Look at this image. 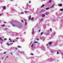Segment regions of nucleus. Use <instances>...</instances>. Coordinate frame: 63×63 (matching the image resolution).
Masks as SVG:
<instances>
[{
  "instance_id": "obj_1",
  "label": "nucleus",
  "mask_w": 63,
  "mask_h": 63,
  "mask_svg": "<svg viewBox=\"0 0 63 63\" xmlns=\"http://www.w3.org/2000/svg\"><path fill=\"white\" fill-rule=\"evenodd\" d=\"M42 17H44L45 16V15L44 14H43L42 15Z\"/></svg>"
},
{
  "instance_id": "obj_2",
  "label": "nucleus",
  "mask_w": 63,
  "mask_h": 63,
  "mask_svg": "<svg viewBox=\"0 0 63 63\" xmlns=\"http://www.w3.org/2000/svg\"><path fill=\"white\" fill-rule=\"evenodd\" d=\"M3 10H5V9H6V7H5V6H3Z\"/></svg>"
},
{
  "instance_id": "obj_3",
  "label": "nucleus",
  "mask_w": 63,
  "mask_h": 63,
  "mask_svg": "<svg viewBox=\"0 0 63 63\" xmlns=\"http://www.w3.org/2000/svg\"><path fill=\"white\" fill-rule=\"evenodd\" d=\"M45 35H49V34L47 33H45Z\"/></svg>"
},
{
  "instance_id": "obj_4",
  "label": "nucleus",
  "mask_w": 63,
  "mask_h": 63,
  "mask_svg": "<svg viewBox=\"0 0 63 63\" xmlns=\"http://www.w3.org/2000/svg\"><path fill=\"white\" fill-rule=\"evenodd\" d=\"M54 6V5L53 4V5H52L50 7L51 8H53V6Z\"/></svg>"
},
{
  "instance_id": "obj_5",
  "label": "nucleus",
  "mask_w": 63,
  "mask_h": 63,
  "mask_svg": "<svg viewBox=\"0 0 63 63\" xmlns=\"http://www.w3.org/2000/svg\"><path fill=\"white\" fill-rule=\"evenodd\" d=\"M59 5L60 7H61V6H62V4H59Z\"/></svg>"
},
{
  "instance_id": "obj_6",
  "label": "nucleus",
  "mask_w": 63,
  "mask_h": 63,
  "mask_svg": "<svg viewBox=\"0 0 63 63\" xmlns=\"http://www.w3.org/2000/svg\"><path fill=\"white\" fill-rule=\"evenodd\" d=\"M44 7V5L43 4L41 6V8H42V7Z\"/></svg>"
},
{
  "instance_id": "obj_7",
  "label": "nucleus",
  "mask_w": 63,
  "mask_h": 63,
  "mask_svg": "<svg viewBox=\"0 0 63 63\" xmlns=\"http://www.w3.org/2000/svg\"><path fill=\"white\" fill-rule=\"evenodd\" d=\"M52 43H51V42H50L49 43H48V44L49 45H51Z\"/></svg>"
},
{
  "instance_id": "obj_8",
  "label": "nucleus",
  "mask_w": 63,
  "mask_h": 63,
  "mask_svg": "<svg viewBox=\"0 0 63 63\" xmlns=\"http://www.w3.org/2000/svg\"><path fill=\"white\" fill-rule=\"evenodd\" d=\"M29 20H30V18H31V15H30L29 16Z\"/></svg>"
},
{
  "instance_id": "obj_9",
  "label": "nucleus",
  "mask_w": 63,
  "mask_h": 63,
  "mask_svg": "<svg viewBox=\"0 0 63 63\" xmlns=\"http://www.w3.org/2000/svg\"><path fill=\"white\" fill-rule=\"evenodd\" d=\"M12 25L13 26H14V27H15V24H13Z\"/></svg>"
},
{
  "instance_id": "obj_10",
  "label": "nucleus",
  "mask_w": 63,
  "mask_h": 63,
  "mask_svg": "<svg viewBox=\"0 0 63 63\" xmlns=\"http://www.w3.org/2000/svg\"><path fill=\"white\" fill-rule=\"evenodd\" d=\"M33 44H32V45H31V47H33Z\"/></svg>"
},
{
  "instance_id": "obj_11",
  "label": "nucleus",
  "mask_w": 63,
  "mask_h": 63,
  "mask_svg": "<svg viewBox=\"0 0 63 63\" xmlns=\"http://www.w3.org/2000/svg\"><path fill=\"white\" fill-rule=\"evenodd\" d=\"M25 25H26V24H27V22H25Z\"/></svg>"
},
{
  "instance_id": "obj_12",
  "label": "nucleus",
  "mask_w": 63,
  "mask_h": 63,
  "mask_svg": "<svg viewBox=\"0 0 63 63\" xmlns=\"http://www.w3.org/2000/svg\"><path fill=\"white\" fill-rule=\"evenodd\" d=\"M43 32H41V33H40V35H43Z\"/></svg>"
},
{
  "instance_id": "obj_13",
  "label": "nucleus",
  "mask_w": 63,
  "mask_h": 63,
  "mask_svg": "<svg viewBox=\"0 0 63 63\" xmlns=\"http://www.w3.org/2000/svg\"><path fill=\"white\" fill-rule=\"evenodd\" d=\"M9 40L10 41V42H12V41H11V39H9Z\"/></svg>"
},
{
  "instance_id": "obj_14",
  "label": "nucleus",
  "mask_w": 63,
  "mask_h": 63,
  "mask_svg": "<svg viewBox=\"0 0 63 63\" xmlns=\"http://www.w3.org/2000/svg\"><path fill=\"white\" fill-rule=\"evenodd\" d=\"M1 26H2V27H4V26H5V25H1Z\"/></svg>"
},
{
  "instance_id": "obj_15",
  "label": "nucleus",
  "mask_w": 63,
  "mask_h": 63,
  "mask_svg": "<svg viewBox=\"0 0 63 63\" xmlns=\"http://www.w3.org/2000/svg\"><path fill=\"white\" fill-rule=\"evenodd\" d=\"M17 47H19V48H20V47H21V46L19 47L18 46Z\"/></svg>"
},
{
  "instance_id": "obj_16",
  "label": "nucleus",
  "mask_w": 63,
  "mask_h": 63,
  "mask_svg": "<svg viewBox=\"0 0 63 63\" xmlns=\"http://www.w3.org/2000/svg\"><path fill=\"white\" fill-rule=\"evenodd\" d=\"M6 44L7 45H8V46H9L10 45V44H9L8 43H7Z\"/></svg>"
},
{
  "instance_id": "obj_17",
  "label": "nucleus",
  "mask_w": 63,
  "mask_h": 63,
  "mask_svg": "<svg viewBox=\"0 0 63 63\" xmlns=\"http://www.w3.org/2000/svg\"><path fill=\"white\" fill-rule=\"evenodd\" d=\"M43 19H40V21H42V20H43Z\"/></svg>"
},
{
  "instance_id": "obj_18",
  "label": "nucleus",
  "mask_w": 63,
  "mask_h": 63,
  "mask_svg": "<svg viewBox=\"0 0 63 63\" xmlns=\"http://www.w3.org/2000/svg\"><path fill=\"white\" fill-rule=\"evenodd\" d=\"M52 29L51 28H50V31H52Z\"/></svg>"
},
{
  "instance_id": "obj_19",
  "label": "nucleus",
  "mask_w": 63,
  "mask_h": 63,
  "mask_svg": "<svg viewBox=\"0 0 63 63\" xmlns=\"http://www.w3.org/2000/svg\"><path fill=\"white\" fill-rule=\"evenodd\" d=\"M60 10L61 11H63V9H60Z\"/></svg>"
},
{
  "instance_id": "obj_20",
  "label": "nucleus",
  "mask_w": 63,
  "mask_h": 63,
  "mask_svg": "<svg viewBox=\"0 0 63 63\" xmlns=\"http://www.w3.org/2000/svg\"><path fill=\"white\" fill-rule=\"evenodd\" d=\"M25 13H27V11H25Z\"/></svg>"
},
{
  "instance_id": "obj_21",
  "label": "nucleus",
  "mask_w": 63,
  "mask_h": 63,
  "mask_svg": "<svg viewBox=\"0 0 63 63\" xmlns=\"http://www.w3.org/2000/svg\"><path fill=\"white\" fill-rule=\"evenodd\" d=\"M48 9H49V8H46V10H48Z\"/></svg>"
},
{
  "instance_id": "obj_22",
  "label": "nucleus",
  "mask_w": 63,
  "mask_h": 63,
  "mask_svg": "<svg viewBox=\"0 0 63 63\" xmlns=\"http://www.w3.org/2000/svg\"><path fill=\"white\" fill-rule=\"evenodd\" d=\"M34 43H37V42H34Z\"/></svg>"
},
{
  "instance_id": "obj_23",
  "label": "nucleus",
  "mask_w": 63,
  "mask_h": 63,
  "mask_svg": "<svg viewBox=\"0 0 63 63\" xmlns=\"http://www.w3.org/2000/svg\"><path fill=\"white\" fill-rule=\"evenodd\" d=\"M4 29L6 30H8V29H7V28H5Z\"/></svg>"
},
{
  "instance_id": "obj_24",
  "label": "nucleus",
  "mask_w": 63,
  "mask_h": 63,
  "mask_svg": "<svg viewBox=\"0 0 63 63\" xmlns=\"http://www.w3.org/2000/svg\"><path fill=\"white\" fill-rule=\"evenodd\" d=\"M4 40H7V39H6V38H4Z\"/></svg>"
},
{
  "instance_id": "obj_25",
  "label": "nucleus",
  "mask_w": 63,
  "mask_h": 63,
  "mask_svg": "<svg viewBox=\"0 0 63 63\" xmlns=\"http://www.w3.org/2000/svg\"><path fill=\"white\" fill-rule=\"evenodd\" d=\"M21 14H24V13H23V12H21Z\"/></svg>"
},
{
  "instance_id": "obj_26",
  "label": "nucleus",
  "mask_w": 63,
  "mask_h": 63,
  "mask_svg": "<svg viewBox=\"0 0 63 63\" xmlns=\"http://www.w3.org/2000/svg\"><path fill=\"white\" fill-rule=\"evenodd\" d=\"M32 20H33V19H34V18H33V17H32Z\"/></svg>"
},
{
  "instance_id": "obj_27",
  "label": "nucleus",
  "mask_w": 63,
  "mask_h": 63,
  "mask_svg": "<svg viewBox=\"0 0 63 63\" xmlns=\"http://www.w3.org/2000/svg\"><path fill=\"white\" fill-rule=\"evenodd\" d=\"M16 39H19V38L17 37V38H16Z\"/></svg>"
},
{
  "instance_id": "obj_28",
  "label": "nucleus",
  "mask_w": 63,
  "mask_h": 63,
  "mask_svg": "<svg viewBox=\"0 0 63 63\" xmlns=\"http://www.w3.org/2000/svg\"><path fill=\"white\" fill-rule=\"evenodd\" d=\"M57 54H59V53H58V52H57Z\"/></svg>"
},
{
  "instance_id": "obj_29",
  "label": "nucleus",
  "mask_w": 63,
  "mask_h": 63,
  "mask_svg": "<svg viewBox=\"0 0 63 63\" xmlns=\"http://www.w3.org/2000/svg\"><path fill=\"white\" fill-rule=\"evenodd\" d=\"M31 55H33V54H31Z\"/></svg>"
},
{
  "instance_id": "obj_30",
  "label": "nucleus",
  "mask_w": 63,
  "mask_h": 63,
  "mask_svg": "<svg viewBox=\"0 0 63 63\" xmlns=\"http://www.w3.org/2000/svg\"><path fill=\"white\" fill-rule=\"evenodd\" d=\"M36 40L37 41H38V40H39V39L37 38V39H36Z\"/></svg>"
},
{
  "instance_id": "obj_31",
  "label": "nucleus",
  "mask_w": 63,
  "mask_h": 63,
  "mask_svg": "<svg viewBox=\"0 0 63 63\" xmlns=\"http://www.w3.org/2000/svg\"><path fill=\"white\" fill-rule=\"evenodd\" d=\"M6 58H8V56H6Z\"/></svg>"
},
{
  "instance_id": "obj_32",
  "label": "nucleus",
  "mask_w": 63,
  "mask_h": 63,
  "mask_svg": "<svg viewBox=\"0 0 63 63\" xmlns=\"http://www.w3.org/2000/svg\"><path fill=\"white\" fill-rule=\"evenodd\" d=\"M51 2V0H50V1H49V2Z\"/></svg>"
},
{
  "instance_id": "obj_33",
  "label": "nucleus",
  "mask_w": 63,
  "mask_h": 63,
  "mask_svg": "<svg viewBox=\"0 0 63 63\" xmlns=\"http://www.w3.org/2000/svg\"><path fill=\"white\" fill-rule=\"evenodd\" d=\"M13 43H15V41H13Z\"/></svg>"
},
{
  "instance_id": "obj_34",
  "label": "nucleus",
  "mask_w": 63,
  "mask_h": 63,
  "mask_svg": "<svg viewBox=\"0 0 63 63\" xmlns=\"http://www.w3.org/2000/svg\"><path fill=\"white\" fill-rule=\"evenodd\" d=\"M45 14H46V15H47V13H45Z\"/></svg>"
},
{
  "instance_id": "obj_35",
  "label": "nucleus",
  "mask_w": 63,
  "mask_h": 63,
  "mask_svg": "<svg viewBox=\"0 0 63 63\" xmlns=\"http://www.w3.org/2000/svg\"><path fill=\"white\" fill-rule=\"evenodd\" d=\"M40 39H41H41H42V38H41V37H40Z\"/></svg>"
},
{
  "instance_id": "obj_36",
  "label": "nucleus",
  "mask_w": 63,
  "mask_h": 63,
  "mask_svg": "<svg viewBox=\"0 0 63 63\" xmlns=\"http://www.w3.org/2000/svg\"><path fill=\"white\" fill-rule=\"evenodd\" d=\"M29 3H31V1H29Z\"/></svg>"
},
{
  "instance_id": "obj_37",
  "label": "nucleus",
  "mask_w": 63,
  "mask_h": 63,
  "mask_svg": "<svg viewBox=\"0 0 63 63\" xmlns=\"http://www.w3.org/2000/svg\"><path fill=\"white\" fill-rule=\"evenodd\" d=\"M21 21L23 22V20H21Z\"/></svg>"
},
{
  "instance_id": "obj_38",
  "label": "nucleus",
  "mask_w": 63,
  "mask_h": 63,
  "mask_svg": "<svg viewBox=\"0 0 63 63\" xmlns=\"http://www.w3.org/2000/svg\"><path fill=\"white\" fill-rule=\"evenodd\" d=\"M40 31H41V30H39L38 31H39V32H40Z\"/></svg>"
},
{
  "instance_id": "obj_39",
  "label": "nucleus",
  "mask_w": 63,
  "mask_h": 63,
  "mask_svg": "<svg viewBox=\"0 0 63 63\" xmlns=\"http://www.w3.org/2000/svg\"><path fill=\"white\" fill-rule=\"evenodd\" d=\"M1 39H2V38H1V37H0V40H1Z\"/></svg>"
},
{
  "instance_id": "obj_40",
  "label": "nucleus",
  "mask_w": 63,
  "mask_h": 63,
  "mask_svg": "<svg viewBox=\"0 0 63 63\" xmlns=\"http://www.w3.org/2000/svg\"><path fill=\"white\" fill-rule=\"evenodd\" d=\"M5 53H6V52H4V54H5Z\"/></svg>"
},
{
  "instance_id": "obj_41",
  "label": "nucleus",
  "mask_w": 63,
  "mask_h": 63,
  "mask_svg": "<svg viewBox=\"0 0 63 63\" xmlns=\"http://www.w3.org/2000/svg\"><path fill=\"white\" fill-rule=\"evenodd\" d=\"M10 44H11V45H12V44H13V43H11Z\"/></svg>"
},
{
  "instance_id": "obj_42",
  "label": "nucleus",
  "mask_w": 63,
  "mask_h": 63,
  "mask_svg": "<svg viewBox=\"0 0 63 63\" xmlns=\"http://www.w3.org/2000/svg\"><path fill=\"white\" fill-rule=\"evenodd\" d=\"M32 30L33 31L34 30V28H33L32 29Z\"/></svg>"
},
{
  "instance_id": "obj_43",
  "label": "nucleus",
  "mask_w": 63,
  "mask_h": 63,
  "mask_svg": "<svg viewBox=\"0 0 63 63\" xmlns=\"http://www.w3.org/2000/svg\"><path fill=\"white\" fill-rule=\"evenodd\" d=\"M4 23H6V22H4Z\"/></svg>"
},
{
  "instance_id": "obj_44",
  "label": "nucleus",
  "mask_w": 63,
  "mask_h": 63,
  "mask_svg": "<svg viewBox=\"0 0 63 63\" xmlns=\"http://www.w3.org/2000/svg\"><path fill=\"white\" fill-rule=\"evenodd\" d=\"M2 59H3V57H2Z\"/></svg>"
},
{
  "instance_id": "obj_45",
  "label": "nucleus",
  "mask_w": 63,
  "mask_h": 63,
  "mask_svg": "<svg viewBox=\"0 0 63 63\" xmlns=\"http://www.w3.org/2000/svg\"><path fill=\"white\" fill-rule=\"evenodd\" d=\"M11 0V1H13V0Z\"/></svg>"
},
{
  "instance_id": "obj_46",
  "label": "nucleus",
  "mask_w": 63,
  "mask_h": 63,
  "mask_svg": "<svg viewBox=\"0 0 63 63\" xmlns=\"http://www.w3.org/2000/svg\"><path fill=\"white\" fill-rule=\"evenodd\" d=\"M1 44H2L3 43L2 42H1Z\"/></svg>"
},
{
  "instance_id": "obj_47",
  "label": "nucleus",
  "mask_w": 63,
  "mask_h": 63,
  "mask_svg": "<svg viewBox=\"0 0 63 63\" xmlns=\"http://www.w3.org/2000/svg\"><path fill=\"white\" fill-rule=\"evenodd\" d=\"M1 16V15L0 14V16Z\"/></svg>"
},
{
  "instance_id": "obj_48",
  "label": "nucleus",
  "mask_w": 63,
  "mask_h": 63,
  "mask_svg": "<svg viewBox=\"0 0 63 63\" xmlns=\"http://www.w3.org/2000/svg\"><path fill=\"white\" fill-rule=\"evenodd\" d=\"M3 41V40H1V41Z\"/></svg>"
},
{
  "instance_id": "obj_49",
  "label": "nucleus",
  "mask_w": 63,
  "mask_h": 63,
  "mask_svg": "<svg viewBox=\"0 0 63 63\" xmlns=\"http://www.w3.org/2000/svg\"><path fill=\"white\" fill-rule=\"evenodd\" d=\"M16 48V49H17V48Z\"/></svg>"
},
{
  "instance_id": "obj_50",
  "label": "nucleus",
  "mask_w": 63,
  "mask_h": 63,
  "mask_svg": "<svg viewBox=\"0 0 63 63\" xmlns=\"http://www.w3.org/2000/svg\"><path fill=\"white\" fill-rule=\"evenodd\" d=\"M20 53H22V52H20Z\"/></svg>"
},
{
  "instance_id": "obj_51",
  "label": "nucleus",
  "mask_w": 63,
  "mask_h": 63,
  "mask_svg": "<svg viewBox=\"0 0 63 63\" xmlns=\"http://www.w3.org/2000/svg\"><path fill=\"white\" fill-rule=\"evenodd\" d=\"M11 54H12V53H11Z\"/></svg>"
},
{
  "instance_id": "obj_52",
  "label": "nucleus",
  "mask_w": 63,
  "mask_h": 63,
  "mask_svg": "<svg viewBox=\"0 0 63 63\" xmlns=\"http://www.w3.org/2000/svg\"><path fill=\"white\" fill-rule=\"evenodd\" d=\"M52 52V53H53V52Z\"/></svg>"
},
{
  "instance_id": "obj_53",
  "label": "nucleus",
  "mask_w": 63,
  "mask_h": 63,
  "mask_svg": "<svg viewBox=\"0 0 63 63\" xmlns=\"http://www.w3.org/2000/svg\"><path fill=\"white\" fill-rule=\"evenodd\" d=\"M25 21H26V19H25Z\"/></svg>"
},
{
  "instance_id": "obj_54",
  "label": "nucleus",
  "mask_w": 63,
  "mask_h": 63,
  "mask_svg": "<svg viewBox=\"0 0 63 63\" xmlns=\"http://www.w3.org/2000/svg\"><path fill=\"white\" fill-rule=\"evenodd\" d=\"M46 45H47V44Z\"/></svg>"
}]
</instances>
